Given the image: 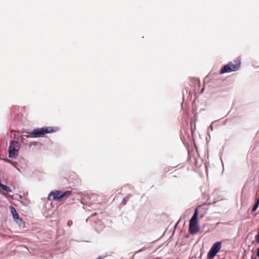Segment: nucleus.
<instances>
[{"instance_id": "obj_1", "label": "nucleus", "mask_w": 259, "mask_h": 259, "mask_svg": "<svg viewBox=\"0 0 259 259\" xmlns=\"http://www.w3.org/2000/svg\"><path fill=\"white\" fill-rule=\"evenodd\" d=\"M198 211L196 209L193 217L191 219L189 223V231L191 234H195L199 232L200 228L198 225Z\"/></svg>"}, {"instance_id": "obj_2", "label": "nucleus", "mask_w": 259, "mask_h": 259, "mask_svg": "<svg viewBox=\"0 0 259 259\" xmlns=\"http://www.w3.org/2000/svg\"><path fill=\"white\" fill-rule=\"evenodd\" d=\"M71 194L72 191L70 190L66 191L55 190L51 192L49 197H53L54 200H59L62 198L66 199L69 197Z\"/></svg>"}, {"instance_id": "obj_3", "label": "nucleus", "mask_w": 259, "mask_h": 259, "mask_svg": "<svg viewBox=\"0 0 259 259\" xmlns=\"http://www.w3.org/2000/svg\"><path fill=\"white\" fill-rule=\"evenodd\" d=\"M54 132H56V130L54 128L52 127H45L33 130L31 132L28 133V134L34 135V137H36Z\"/></svg>"}, {"instance_id": "obj_4", "label": "nucleus", "mask_w": 259, "mask_h": 259, "mask_svg": "<svg viewBox=\"0 0 259 259\" xmlns=\"http://www.w3.org/2000/svg\"><path fill=\"white\" fill-rule=\"evenodd\" d=\"M20 149V144L18 141H13L9 148V157L14 158L17 154Z\"/></svg>"}, {"instance_id": "obj_5", "label": "nucleus", "mask_w": 259, "mask_h": 259, "mask_svg": "<svg viewBox=\"0 0 259 259\" xmlns=\"http://www.w3.org/2000/svg\"><path fill=\"white\" fill-rule=\"evenodd\" d=\"M221 246L222 244L220 241H218L214 243L207 253V258L213 259L219 250L221 248Z\"/></svg>"}, {"instance_id": "obj_6", "label": "nucleus", "mask_w": 259, "mask_h": 259, "mask_svg": "<svg viewBox=\"0 0 259 259\" xmlns=\"http://www.w3.org/2000/svg\"><path fill=\"white\" fill-rule=\"evenodd\" d=\"M240 60L231 62L228 64V72L237 70L240 66Z\"/></svg>"}, {"instance_id": "obj_7", "label": "nucleus", "mask_w": 259, "mask_h": 259, "mask_svg": "<svg viewBox=\"0 0 259 259\" xmlns=\"http://www.w3.org/2000/svg\"><path fill=\"white\" fill-rule=\"evenodd\" d=\"M10 210L14 221H16L17 223H18L19 222H22V219L19 218V215L17 212L15 208L14 207L11 206L10 207Z\"/></svg>"}, {"instance_id": "obj_8", "label": "nucleus", "mask_w": 259, "mask_h": 259, "mask_svg": "<svg viewBox=\"0 0 259 259\" xmlns=\"http://www.w3.org/2000/svg\"><path fill=\"white\" fill-rule=\"evenodd\" d=\"M0 187L3 190H5V191H6L7 192H11L12 191L11 188L7 186H6V185H5L4 184L1 185Z\"/></svg>"}, {"instance_id": "obj_9", "label": "nucleus", "mask_w": 259, "mask_h": 259, "mask_svg": "<svg viewBox=\"0 0 259 259\" xmlns=\"http://www.w3.org/2000/svg\"><path fill=\"white\" fill-rule=\"evenodd\" d=\"M258 205H259V198H258L256 202L254 204L252 208V211L253 212L254 211H255L257 208H258Z\"/></svg>"}, {"instance_id": "obj_10", "label": "nucleus", "mask_w": 259, "mask_h": 259, "mask_svg": "<svg viewBox=\"0 0 259 259\" xmlns=\"http://www.w3.org/2000/svg\"><path fill=\"white\" fill-rule=\"evenodd\" d=\"M193 82H194V83L196 84H197L198 87L200 86V80L198 78H193L192 79Z\"/></svg>"}, {"instance_id": "obj_11", "label": "nucleus", "mask_w": 259, "mask_h": 259, "mask_svg": "<svg viewBox=\"0 0 259 259\" xmlns=\"http://www.w3.org/2000/svg\"><path fill=\"white\" fill-rule=\"evenodd\" d=\"M227 72V65H225L223 68L220 70V74H223Z\"/></svg>"}, {"instance_id": "obj_12", "label": "nucleus", "mask_w": 259, "mask_h": 259, "mask_svg": "<svg viewBox=\"0 0 259 259\" xmlns=\"http://www.w3.org/2000/svg\"><path fill=\"white\" fill-rule=\"evenodd\" d=\"M256 242L259 243V233H258L257 235V239H256Z\"/></svg>"}, {"instance_id": "obj_13", "label": "nucleus", "mask_w": 259, "mask_h": 259, "mask_svg": "<svg viewBox=\"0 0 259 259\" xmlns=\"http://www.w3.org/2000/svg\"><path fill=\"white\" fill-rule=\"evenodd\" d=\"M257 256L259 257V247L257 249Z\"/></svg>"}, {"instance_id": "obj_14", "label": "nucleus", "mask_w": 259, "mask_h": 259, "mask_svg": "<svg viewBox=\"0 0 259 259\" xmlns=\"http://www.w3.org/2000/svg\"><path fill=\"white\" fill-rule=\"evenodd\" d=\"M27 138H28V137H31L32 136H25Z\"/></svg>"}, {"instance_id": "obj_15", "label": "nucleus", "mask_w": 259, "mask_h": 259, "mask_svg": "<svg viewBox=\"0 0 259 259\" xmlns=\"http://www.w3.org/2000/svg\"><path fill=\"white\" fill-rule=\"evenodd\" d=\"M203 90H204V88H203V89H202V90H201V93H202V92H203Z\"/></svg>"}, {"instance_id": "obj_16", "label": "nucleus", "mask_w": 259, "mask_h": 259, "mask_svg": "<svg viewBox=\"0 0 259 259\" xmlns=\"http://www.w3.org/2000/svg\"><path fill=\"white\" fill-rule=\"evenodd\" d=\"M97 259H101L100 257H99Z\"/></svg>"}, {"instance_id": "obj_17", "label": "nucleus", "mask_w": 259, "mask_h": 259, "mask_svg": "<svg viewBox=\"0 0 259 259\" xmlns=\"http://www.w3.org/2000/svg\"><path fill=\"white\" fill-rule=\"evenodd\" d=\"M252 259H256V258H252Z\"/></svg>"}]
</instances>
